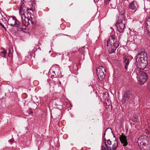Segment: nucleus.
<instances>
[{
    "mask_svg": "<svg viewBox=\"0 0 150 150\" xmlns=\"http://www.w3.org/2000/svg\"><path fill=\"white\" fill-rule=\"evenodd\" d=\"M24 5L23 3H21V5L20 6L19 9V13L20 14H21L22 22L19 23L16 17L13 16L12 21L14 22L13 23H11L10 21L8 23L9 25L12 26L15 25L16 27L17 28V30L18 31H22L23 30L25 29L26 28L25 25H27L26 23L28 18L26 17L24 14L23 13L24 11L25 10V9L24 8Z\"/></svg>",
    "mask_w": 150,
    "mask_h": 150,
    "instance_id": "1",
    "label": "nucleus"
},
{
    "mask_svg": "<svg viewBox=\"0 0 150 150\" xmlns=\"http://www.w3.org/2000/svg\"><path fill=\"white\" fill-rule=\"evenodd\" d=\"M107 46L110 54L115 52L117 48L119 46L117 37L114 35L110 36L107 40Z\"/></svg>",
    "mask_w": 150,
    "mask_h": 150,
    "instance_id": "2",
    "label": "nucleus"
},
{
    "mask_svg": "<svg viewBox=\"0 0 150 150\" xmlns=\"http://www.w3.org/2000/svg\"><path fill=\"white\" fill-rule=\"evenodd\" d=\"M136 62L137 61L141 66L140 68L144 69L146 67L147 64V54L144 51H141L138 53L135 57Z\"/></svg>",
    "mask_w": 150,
    "mask_h": 150,
    "instance_id": "3",
    "label": "nucleus"
},
{
    "mask_svg": "<svg viewBox=\"0 0 150 150\" xmlns=\"http://www.w3.org/2000/svg\"><path fill=\"white\" fill-rule=\"evenodd\" d=\"M137 78L138 84L142 85L144 83L148 78V75L146 73L142 71H136Z\"/></svg>",
    "mask_w": 150,
    "mask_h": 150,
    "instance_id": "4",
    "label": "nucleus"
},
{
    "mask_svg": "<svg viewBox=\"0 0 150 150\" xmlns=\"http://www.w3.org/2000/svg\"><path fill=\"white\" fill-rule=\"evenodd\" d=\"M125 20L123 16L121 15L115 24L117 30L120 33H123L125 28Z\"/></svg>",
    "mask_w": 150,
    "mask_h": 150,
    "instance_id": "5",
    "label": "nucleus"
},
{
    "mask_svg": "<svg viewBox=\"0 0 150 150\" xmlns=\"http://www.w3.org/2000/svg\"><path fill=\"white\" fill-rule=\"evenodd\" d=\"M96 71L99 80L102 81L105 76L106 72L105 68L103 66H100L97 69Z\"/></svg>",
    "mask_w": 150,
    "mask_h": 150,
    "instance_id": "6",
    "label": "nucleus"
},
{
    "mask_svg": "<svg viewBox=\"0 0 150 150\" xmlns=\"http://www.w3.org/2000/svg\"><path fill=\"white\" fill-rule=\"evenodd\" d=\"M149 140V138L146 135H142L139 137L138 139V144L139 146L147 145Z\"/></svg>",
    "mask_w": 150,
    "mask_h": 150,
    "instance_id": "7",
    "label": "nucleus"
},
{
    "mask_svg": "<svg viewBox=\"0 0 150 150\" xmlns=\"http://www.w3.org/2000/svg\"><path fill=\"white\" fill-rule=\"evenodd\" d=\"M132 93L131 91L129 90L126 92L122 97V103H124L126 101L130 100L132 97Z\"/></svg>",
    "mask_w": 150,
    "mask_h": 150,
    "instance_id": "8",
    "label": "nucleus"
},
{
    "mask_svg": "<svg viewBox=\"0 0 150 150\" xmlns=\"http://www.w3.org/2000/svg\"><path fill=\"white\" fill-rule=\"evenodd\" d=\"M105 145L107 148V150H116L118 146V142L117 140L116 139L114 141V143L112 147V150L111 149L110 146L107 145L106 141L105 142Z\"/></svg>",
    "mask_w": 150,
    "mask_h": 150,
    "instance_id": "9",
    "label": "nucleus"
},
{
    "mask_svg": "<svg viewBox=\"0 0 150 150\" xmlns=\"http://www.w3.org/2000/svg\"><path fill=\"white\" fill-rule=\"evenodd\" d=\"M139 7L138 5L137 2L135 1H132L129 4V8L132 10L135 9L134 12V13L137 10Z\"/></svg>",
    "mask_w": 150,
    "mask_h": 150,
    "instance_id": "10",
    "label": "nucleus"
},
{
    "mask_svg": "<svg viewBox=\"0 0 150 150\" xmlns=\"http://www.w3.org/2000/svg\"><path fill=\"white\" fill-rule=\"evenodd\" d=\"M120 139L121 143L123 144V146H126L128 144L127 137L124 135L123 133L120 136Z\"/></svg>",
    "mask_w": 150,
    "mask_h": 150,
    "instance_id": "11",
    "label": "nucleus"
},
{
    "mask_svg": "<svg viewBox=\"0 0 150 150\" xmlns=\"http://www.w3.org/2000/svg\"><path fill=\"white\" fill-rule=\"evenodd\" d=\"M123 65L125 69L127 71H128V66H129V61L128 57H124L123 58Z\"/></svg>",
    "mask_w": 150,
    "mask_h": 150,
    "instance_id": "12",
    "label": "nucleus"
},
{
    "mask_svg": "<svg viewBox=\"0 0 150 150\" xmlns=\"http://www.w3.org/2000/svg\"><path fill=\"white\" fill-rule=\"evenodd\" d=\"M137 62H136L129 67L128 71H127L128 72H132L133 71L134 73L136 69L137 68Z\"/></svg>",
    "mask_w": 150,
    "mask_h": 150,
    "instance_id": "13",
    "label": "nucleus"
},
{
    "mask_svg": "<svg viewBox=\"0 0 150 150\" xmlns=\"http://www.w3.org/2000/svg\"><path fill=\"white\" fill-rule=\"evenodd\" d=\"M146 24L148 34L150 35V18L147 19L146 22Z\"/></svg>",
    "mask_w": 150,
    "mask_h": 150,
    "instance_id": "14",
    "label": "nucleus"
},
{
    "mask_svg": "<svg viewBox=\"0 0 150 150\" xmlns=\"http://www.w3.org/2000/svg\"><path fill=\"white\" fill-rule=\"evenodd\" d=\"M59 68H58V71L56 70V69H53L51 68L49 70V72L51 74H52V76H54L56 75V73H57L58 72H59Z\"/></svg>",
    "mask_w": 150,
    "mask_h": 150,
    "instance_id": "15",
    "label": "nucleus"
},
{
    "mask_svg": "<svg viewBox=\"0 0 150 150\" xmlns=\"http://www.w3.org/2000/svg\"><path fill=\"white\" fill-rule=\"evenodd\" d=\"M143 146L142 148V150H150V147L149 145H142Z\"/></svg>",
    "mask_w": 150,
    "mask_h": 150,
    "instance_id": "16",
    "label": "nucleus"
},
{
    "mask_svg": "<svg viewBox=\"0 0 150 150\" xmlns=\"http://www.w3.org/2000/svg\"><path fill=\"white\" fill-rule=\"evenodd\" d=\"M2 50L1 51V53L3 54L4 55V57H5L6 56V51L5 49L4 48H2Z\"/></svg>",
    "mask_w": 150,
    "mask_h": 150,
    "instance_id": "17",
    "label": "nucleus"
},
{
    "mask_svg": "<svg viewBox=\"0 0 150 150\" xmlns=\"http://www.w3.org/2000/svg\"><path fill=\"white\" fill-rule=\"evenodd\" d=\"M27 25H28L29 24L31 23L32 24H33V22L31 20L29 19H28L27 20Z\"/></svg>",
    "mask_w": 150,
    "mask_h": 150,
    "instance_id": "18",
    "label": "nucleus"
},
{
    "mask_svg": "<svg viewBox=\"0 0 150 150\" xmlns=\"http://www.w3.org/2000/svg\"><path fill=\"white\" fill-rule=\"evenodd\" d=\"M106 142V144H107V145H110L112 143L111 141L110 140V139L107 140Z\"/></svg>",
    "mask_w": 150,
    "mask_h": 150,
    "instance_id": "19",
    "label": "nucleus"
},
{
    "mask_svg": "<svg viewBox=\"0 0 150 150\" xmlns=\"http://www.w3.org/2000/svg\"><path fill=\"white\" fill-rule=\"evenodd\" d=\"M133 117L135 120V121H136V122L138 121L139 120H138V115H133Z\"/></svg>",
    "mask_w": 150,
    "mask_h": 150,
    "instance_id": "20",
    "label": "nucleus"
},
{
    "mask_svg": "<svg viewBox=\"0 0 150 150\" xmlns=\"http://www.w3.org/2000/svg\"><path fill=\"white\" fill-rule=\"evenodd\" d=\"M0 25L4 29V30H6V29L4 25L2 24L1 22H0Z\"/></svg>",
    "mask_w": 150,
    "mask_h": 150,
    "instance_id": "21",
    "label": "nucleus"
},
{
    "mask_svg": "<svg viewBox=\"0 0 150 150\" xmlns=\"http://www.w3.org/2000/svg\"><path fill=\"white\" fill-rule=\"evenodd\" d=\"M12 51H13V50H12V49L11 48H9V50H8V53H10V54H11L12 53Z\"/></svg>",
    "mask_w": 150,
    "mask_h": 150,
    "instance_id": "22",
    "label": "nucleus"
},
{
    "mask_svg": "<svg viewBox=\"0 0 150 150\" xmlns=\"http://www.w3.org/2000/svg\"><path fill=\"white\" fill-rule=\"evenodd\" d=\"M9 141L10 142H13V139H10L9 140Z\"/></svg>",
    "mask_w": 150,
    "mask_h": 150,
    "instance_id": "23",
    "label": "nucleus"
},
{
    "mask_svg": "<svg viewBox=\"0 0 150 150\" xmlns=\"http://www.w3.org/2000/svg\"><path fill=\"white\" fill-rule=\"evenodd\" d=\"M102 149H103L104 150H106V148L105 146H102Z\"/></svg>",
    "mask_w": 150,
    "mask_h": 150,
    "instance_id": "24",
    "label": "nucleus"
},
{
    "mask_svg": "<svg viewBox=\"0 0 150 150\" xmlns=\"http://www.w3.org/2000/svg\"><path fill=\"white\" fill-rule=\"evenodd\" d=\"M103 139L105 141L104 142H105H105L106 141V142H107V140H106V139L105 138V137H103Z\"/></svg>",
    "mask_w": 150,
    "mask_h": 150,
    "instance_id": "25",
    "label": "nucleus"
},
{
    "mask_svg": "<svg viewBox=\"0 0 150 150\" xmlns=\"http://www.w3.org/2000/svg\"><path fill=\"white\" fill-rule=\"evenodd\" d=\"M29 113L30 114H33V111L32 110H30L29 112Z\"/></svg>",
    "mask_w": 150,
    "mask_h": 150,
    "instance_id": "26",
    "label": "nucleus"
},
{
    "mask_svg": "<svg viewBox=\"0 0 150 150\" xmlns=\"http://www.w3.org/2000/svg\"><path fill=\"white\" fill-rule=\"evenodd\" d=\"M108 129V128H107V129H106V130H105V132L104 133V136H103V137H105V132H106V131Z\"/></svg>",
    "mask_w": 150,
    "mask_h": 150,
    "instance_id": "27",
    "label": "nucleus"
},
{
    "mask_svg": "<svg viewBox=\"0 0 150 150\" xmlns=\"http://www.w3.org/2000/svg\"><path fill=\"white\" fill-rule=\"evenodd\" d=\"M11 54H12V53L10 54V53H9V54H8V56H9V57H11Z\"/></svg>",
    "mask_w": 150,
    "mask_h": 150,
    "instance_id": "28",
    "label": "nucleus"
},
{
    "mask_svg": "<svg viewBox=\"0 0 150 150\" xmlns=\"http://www.w3.org/2000/svg\"><path fill=\"white\" fill-rule=\"evenodd\" d=\"M60 110H57L56 111V112H58Z\"/></svg>",
    "mask_w": 150,
    "mask_h": 150,
    "instance_id": "29",
    "label": "nucleus"
},
{
    "mask_svg": "<svg viewBox=\"0 0 150 150\" xmlns=\"http://www.w3.org/2000/svg\"><path fill=\"white\" fill-rule=\"evenodd\" d=\"M110 0H108V1H110Z\"/></svg>",
    "mask_w": 150,
    "mask_h": 150,
    "instance_id": "30",
    "label": "nucleus"
},
{
    "mask_svg": "<svg viewBox=\"0 0 150 150\" xmlns=\"http://www.w3.org/2000/svg\"><path fill=\"white\" fill-rule=\"evenodd\" d=\"M114 137H115V136L114 135Z\"/></svg>",
    "mask_w": 150,
    "mask_h": 150,
    "instance_id": "31",
    "label": "nucleus"
},
{
    "mask_svg": "<svg viewBox=\"0 0 150 150\" xmlns=\"http://www.w3.org/2000/svg\"><path fill=\"white\" fill-rule=\"evenodd\" d=\"M50 51L49 52V53H50Z\"/></svg>",
    "mask_w": 150,
    "mask_h": 150,
    "instance_id": "32",
    "label": "nucleus"
}]
</instances>
